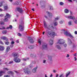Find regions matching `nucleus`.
Listing matches in <instances>:
<instances>
[{
    "label": "nucleus",
    "instance_id": "1",
    "mask_svg": "<svg viewBox=\"0 0 77 77\" xmlns=\"http://www.w3.org/2000/svg\"><path fill=\"white\" fill-rule=\"evenodd\" d=\"M20 24L18 27V29L20 31L23 32L24 31V21L22 20H20Z\"/></svg>",
    "mask_w": 77,
    "mask_h": 77
},
{
    "label": "nucleus",
    "instance_id": "2",
    "mask_svg": "<svg viewBox=\"0 0 77 77\" xmlns=\"http://www.w3.org/2000/svg\"><path fill=\"white\" fill-rule=\"evenodd\" d=\"M44 26L45 29H47L48 30H50L51 29H54V28L53 26L51 25V24H50L49 25H47V24L46 23V22L45 21H44Z\"/></svg>",
    "mask_w": 77,
    "mask_h": 77
},
{
    "label": "nucleus",
    "instance_id": "3",
    "mask_svg": "<svg viewBox=\"0 0 77 77\" xmlns=\"http://www.w3.org/2000/svg\"><path fill=\"white\" fill-rule=\"evenodd\" d=\"M62 31L63 32V33L65 35L67 36H69L70 38H74V37H73V36H72V35L71 34V33H68L67 31H65L64 29H62Z\"/></svg>",
    "mask_w": 77,
    "mask_h": 77
},
{
    "label": "nucleus",
    "instance_id": "4",
    "mask_svg": "<svg viewBox=\"0 0 77 77\" xmlns=\"http://www.w3.org/2000/svg\"><path fill=\"white\" fill-rule=\"evenodd\" d=\"M66 18H69V19H71L72 20H74L73 21H74V23L75 24H77V20H75V17L74 16H65Z\"/></svg>",
    "mask_w": 77,
    "mask_h": 77
},
{
    "label": "nucleus",
    "instance_id": "5",
    "mask_svg": "<svg viewBox=\"0 0 77 77\" xmlns=\"http://www.w3.org/2000/svg\"><path fill=\"white\" fill-rule=\"evenodd\" d=\"M23 71L25 74H31V72L30 70V69H29L27 67L24 69Z\"/></svg>",
    "mask_w": 77,
    "mask_h": 77
},
{
    "label": "nucleus",
    "instance_id": "6",
    "mask_svg": "<svg viewBox=\"0 0 77 77\" xmlns=\"http://www.w3.org/2000/svg\"><path fill=\"white\" fill-rule=\"evenodd\" d=\"M48 35H51L52 36H55L56 35V34H55V32H51V31H49L48 30H46V31L45 32Z\"/></svg>",
    "mask_w": 77,
    "mask_h": 77
},
{
    "label": "nucleus",
    "instance_id": "7",
    "mask_svg": "<svg viewBox=\"0 0 77 77\" xmlns=\"http://www.w3.org/2000/svg\"><path fill=\"white\" fill-rule=\"evenodd\" d=\"M57 44H59L60 45L63 44H65V41L62 39H59L58 40Z\"/></svg>",
    "mask_w": 77,
    "mask_h": 77
},
{
    "label": "nucleus",
    "instance_id": "8",
    "mask_svg": "<svg viewBox=\"0 0 77 77\" xmlns=\"http://www.w3.org/2000/svg\"><path fill=\"white\" fill-rule=\"evenodd\" d=\"M42 48L43 49H44L46 50H48V47H47V43H43L42 45Z\"/></svg>",
    "mask_w": 77,
    "mask_h": 77
},
{
    "label": "nucleus",
    "instance_id": "9",
    "mask_svg": "<svg viewBox=\"0 0 77 77\" xmlns=\"http://www.w3.org/2000/svg\"><path fill=\"white\" fill-rule=\"evenodd\" d=\"M14 60L16 63H19L21 62V60L19 58H18V57L15 58L14 59Z\"/></svg>",
    "mask_w": 77,
    "mask_h": 77
},
{
    "label": "nucleus",
    "instance_id": "10",
    "mask_svg": "<svg viewBox=\"0 0 77 77\" xmlns=\"http://www.w3.org/2000/svg\"><path fill=\"white\" fill-rule=\"evenodd\" d=\"M17 10L20 13V14H22L23 13V9H22V8L19 7L18 8H17Z\"/></svg>",
    "mask_w": 77,
    "mask_h": 77
},
{
    "label": "nucleus",
    "instance_id": "11",
    "mask_svg": "<svg viewBox=\"0 0 77 77\" xmlns=\"http://www.w3.org/2000/svg\"><path fill=\"white\" fill-rule=\"evenodd\" d=\"M47 13L48 14V17H49V18H52L53 17V14L51 12H50L48 11H47Z\"/></svg>",
    "mask_w": 77,
    "mask_h": 77
},
{
    "label": "nucleus",
    "instance_id": "12",
    "mask_svg": "<svg viewBox=\"0 0 77 77\" xmlns=\"http://www.w3.org/2000/svg\"><path fill=\"white\" fill-rule=\"evenodd\" d=\"M28 40L31 43H33L34 42V41H33V40L32 38H31L30 37H29Z\"/></svg>",
    "mask_w": 77,
    "mask_h": 77
},
{
    "label": "nucleus",
    "instance_id": "13",
    "mask_svg": "<svg viewBox=\"0 0 77 77\" xmlns=\"http://www.w3.org/2000/svg\"><path fill=\"white\" fill-rule=\"evenodd\" d=\"M12 55L14 56V58L18 57V56L17 53H13L12 54Z\"/></svg>",
    "mask_w": 77,
    "mask_h": 77
},
{
    "label": "nucleus",
    "instance_id": "14",
    "mask_svg": "<svg viewBox=\"0 0 77 77\" xmlns=\"http://www.w3.org/2000/svg\"><path fill=\"white\" fill-rule=\"evenodd\" d=\"M1 38L2 39H4V40H5V41H8V39L6 37H1Z\"/></svg>",
    "mask_w": 77,
    "mask_h": 77
},
{
    "label": "nucleus",
    "instance_id": "15",
    "mask_svg": "<svg viewBox=\"0 0 77 77\" xmlns=\"http://www.w3.org/2000/svg\"><path fill=\"white\" fill-rule=\"evenodd\" d=\"M38 68V67H35L32 69V71L33 73H35L36 72V69Z\"/></svg>",
    "mask_w": 77,
    "mask_h": 77
},
{
    "label": "nucleus",
    "instance_id": "16",
    "mask_svg": "<svg viewBox=\"0 0 77 77\" xmlns=\"http://www.w3.org/2000/svg\"><path fill=\"white\" fill-rule=\"evenodd\" d=\"M67 39H68V43L69 44V45H71V44H72V42L71 41V40L69 38H68Z\"/></svg>",
    "mask_w": 77,
    "mask_h": 77
},
{
    "label": "nucleus",
    "instance_id": "17",
    "mask_svg": "<svg viewBox=\"0 0 77 77\" xmlns=\"http://www.w3.org/2000/svg\"><path fill=\"white\" fill-rule=\"evenodd\" d=\"M49 44L50 45H52L53 44V41L51 39H50L49 42Z\"/></svg>",
    "mask_w": 77,
    "mask_h": 77
},
{
    "label": "nucleus",
    "instance_id": "18",
    "mask_svg": "<svg viewBox=\"0 0 77 77\" xmlns=\"http://www.w3.org/2000/svg\"><path fill=\"white\" fill-rule=\"evenodd\" d=\"M10 17H11V16H10V15L8 13H7L5 16V18H10Z\"/></svg>",
    "mask_w": 77,
    "mask_h": 77
},
{
    "label": "nucleus",
    "instance_id": "19",
    "mask_svg": "<svg viewBox=\"0 0 77 77\" xmlns=\"http://www.w3.org/2000/svg\"><path fill=\"white\" fill-rule=\"evenodd\" d=\"M4 10L6 11V10L8 9V7L7 4H5L4 6Z\"/></svg>",
    "mask_w": 77,
    "mask_h": 77
},
{
    "label": "nucleus",
    "instance_id": "20",
    "mask_svg": "<svg viewBox=\"0 0 77 77\" xmlns=\"http://www.w3.org/2000/svg\"><path fill=\"white\" fill-rule=\"evenodd\" d=\"M5 49L4 47L2 46H0V51H3Z\"/></svg>",
    "mask_w": 77,
    "mask_h": 77
},
{
    "label": "nucleus",
    "instance_id": "21",
    "mask_svg": "<svg viewBox=\"0 0 77 77\" xmlns=\"http://www.w3.org/2000/svg\"><path fill=\"white\" fill-rule=\"evenodd\" d=\"M56 47L57 48L58 50H61V47L58 45H57L56 46Z\"/></svg>",
    "mask_w": 77,
    "mask_h": 77
},
{
    "label": "nucleus",
    "instance_id": "22",
    "mask_svg": "<svg viewBox=\"0 0 77 77\" xmlns=\"http://www.w3.org/2000/svg\"><path fill=\"white\" fill-rule=\"evenodd\" d=\"M8 74L11 75H11H13L14 74V73L13 72L11 71H9L8 72Z\"/></svg>",
    "mask_w": 77,
    "mask_h": 77
},
{
    "label": "nucleus",
    "instance_id": "23",
    "mask_svg": "<svg viewBox=\"0 0 77 77\" xmlns=\"http://www.w3.org/2000/svg\"><path fill=\"white\" fill-rule=\"evenodd\" d=\"M5 72L4 71H1L0 72V77H1L3 75V73Z\"/></svg>",
    "mask_w": 77,
    "mask_h": 77
},
{
    "label": "nucleus",
    "instance_id": "24",
    "mask_svg": "<svg viewBox=\"0 0 77 77\" xmlns=\"http://www.w3.org/2000/svg\"><path fill=\"white\" fill-rule=\"evenodd\" d=\"M34 48V46L32 45H29L28 47V48L29 49H33Z\"/></svg>",
    "mask_w": 77,
    "mask_h": 77
},
{
    "label": "nucleus",
    "instance_id": "25",
    "mask_svg": "<svg viewBox=\"0 0 77 77\" xmlns=\"http://www.w3.org/2000/svg\"><path fill=\"white\" fill-rule=\"evenodd\" d=\"M29 57H28V58H26V59L25 58H23L22 59L23 60V61H24L25 62H26V61H27V60H29Z\"/></svg>",
    "mask_w": 77,
    "mask_h": 77
},
{
    "label": "nucleus",
    "instance_id": "26",
    "mask_svg": "<svg viewBox=\"0 0 77 77\" xmlns=\"http://www.w3.org/2000/svg\"><path fill=\"white\" fill-rule=\"evenodd\" d=\"M9 49H10V47L9 46H8L6 51V53H8V52Z\"/></svg>",
    "mask_w": 77,
    "mask_h": 77
},
{
    "label": "nucleus",
    "instance_id": "27",
    "mask_svg": "<svg viewBox=\"0 0 77 77\" xmlns=\"http://www.w3.org/2000/svg\"><path fill=\"white\" fill-rule=\"evenodd\" d=\"M19 3L18 2H13L12 3L13 5H18Z\"/></svg>",
    "mask_w": 77,
    "mask_h": 77
},
{
    "label": "nucleus",
    "instance_id": "28",
    "mask_svg": "<svg viewBox=\"0 0 77 77\" xmlns=\"http://www.w3.org/2000/svg\"><path fill=\"white\" fill-rule=\"evenodd\" d=\"M54 26H57V24H58L57 22L55 21H54Z\"/></svg>",
    "mask_w": 77,
    "mask_h": 77
},
{
    "label": "nucleus",
    "instance_id": "29",
    "mask_svg": "<svg viewBox=\"0 0 77 77\" xmlns=\"http://www.w3.org/2000/svg\"><path fill=\"white\" fill-rule=\"evenodd\" d=\"M64 12L66 14H68L69 12V10L67 9H65L64 10Z\"/></svg>",
    "mask_w": 77,
    "mask_h": 77
},
{
    "label": "nucleus",
    "instance_id": "30",
    "mask_svg": "<svg viewBox=\"0 0 77 77\" xmlns=\"http://www.w3.org/2000/svg\"><path fill=\"white\" fill-rule=\"evenodd\" d=\"M70 73H71V72H69L67 73L66 74V77H67L68 76V75H69L70 74Z\"/></svg>",
    "mask_w": 77,
    "mask_h": 77
},
{
    "label": "nucleus",
    "instance_id": "31",
    "mask_svg": "<svg viewBox=\"0 0 77 77\" xmlns=\"http://www.w3.org/2000/svg\"><path fill=\"white\" fill-rule=\"evenodd\" d=\"M49 10L51 11L52 10H53V8L52 6H49Z\"/></svg>",
    "mask_w": 77,
    "mask_h": 77
},
{
    "label": "nucleus",
    "instance_id": "32",
    "mask_svg": "<svg viewBox=\"0 0 77 77\" xmlns=\"http://www.w3.org/2000/svg\"><path fill=\"white\" fill-rule=\"evenodd\" d=\"M3 69L5 71H9V69L5 67Z\"/></svg>",
    "mask_w": 77,
    "mask_h": 77
},
{
    "label": "nucleus",
    "instance_id": "33",
    "mask_svg": "<svg viewBox=\"0 0 77 77\" xmlns=\"http://www.w3.org/2000/svg\"><path fill=\"white\" fill-rule=\"evenodd\" d=\"M4 21L5 22H8V18H5L4 19Z\"/></svg>",
    "mask_w": 77,
    "mask_h": 77
},
{
    "label": "nucleus",
    "instance_id": "34",
    "mask_svg": "<svg viewBox=\"0 0 77 77\" xmlns=\"http://www.w3.org/2000/svg\"><path fill=\"white\" fill-rule=\"evenodd\" d=\"M7 31L6 30H3L2 31V33L3 34H6Z\"/></svg>",
    "mask_w": 77,
    "mask_h": 77
},
{
    "label": "nucleus",
    "instance_id": "35",
    "mask_svg": "<svg viewBox=\"0 0 77 77\" xmlns=\"http://www.w3.org/2000/svg\"><path fill=\"white\" fill-rule=\"evenodd\" d=\"M59 19V17H57L56 18H55V20H54V21H57V20H58Z\"/></svg>",
    "mask_w": 77,
    "mask_h": 77
},
{
    "label": "nucleus",
    "instance_id": "36",
    "mask_svg": "<svg viewBox=\"0 0 77 77\" xmlns=\"http://www.w3.org/2000/svg\"><path fill=\"white\" fill-rule=\"evenodd\" d=\"M60 6H63L64 5V3L62 2H60Z\"/></svg>",
    "mask_w": 77,
    "mask_h": 77
},
{
    "label": "nucleus",
    "instance_id": "37",
    "mask_svg": "<svg viewBox=\"0 0 77 77\" xmlns=\"http://www.w3.org/2000/svg\"><path fill=\"white\" fill-rule=\"evenodd\" d=\"M60 77H65L64 76V75L63 74H61L60 75V76H59Z\"/></svg>",
    "mask_w": 77,
    "mask_h": 77
},
{
    "label": "nucleus",
    "instance_id": "38",
    "mask_svg": "<svg viewBox=\"0 0 77 77\" xmlns=\"http://www.w3.org/2000/svg\"><path fill=\"white\" fill-rule=\"evenodd\" d=\"M71 23H72V21H70L68 23V25L69 26H71V24H72Z\"/></svg>",
    "mask_w": 77,
    "mask_h": 77
},
{
    "label": "nucleus",
    "instance_id": "39",
    "mask_svg": "<svg viewBox=\"0 0 77 77\" xmlns=\"http://www.w3.org/2000/svg\"><path fill=\"white\" fill-rule=\"evenodd\" d=\"M63 46H64V47L66 48V47L67 46V45L66 43H64L63 45Z\"/></svg>",
    "mask_w": 77,
    "mask_h": 77
},
{
    "label": "nucleus",
    "instance_id": "40",
    "mask_svg": "<svg viewBox=\"0 0 77 77\" xmlns=\"http://www.w3.org/2000/svg\"><path fill=\"white\" fill-rule=\"evenodd\" d=\"M5 43L6 45H8L9 44V42L8 41L5 42Z\"/></svg>",
    "mask_w": 77,
    "mask_h": 77
},
{
    "label": "nucleus",
    "instance_id": "41",
    "mask_svg": "<svg viewBox=\"0 0 77 77\" xmlns=\"http://www.w3.org/2000/svg\"><path fill=\"white\" fill-rule=\"evenodd\" d=\"M0 23L1 25H4L5 24V22H1Z\"/></svg>",
    "mask_w": 77,
    "mask_h": 77
},
{
    "label": "nucleus",
    "instance_id": "42",
    "mask_svg": "<svg viewBox=\"0 0 77 77\" xmlns=\"http://www.w3.org/2000/svg\"><path fill=\"white\" fill-rule=\"evenodd\" d=\"M3 2H0V7H2L3 6Z\"/></svg>",
    "mask_w": 77,
    "mask_h": 77
},
{
    "label": "nucleus",
    "instance_id": "43",
    "mask_svg": "<svg viewBox=\"0 0 77 77\" xmlns=\"http://www.w3.org/2000/svg\"><path fill=\"white\" fill-rule=\"evenodd\" d=\"M31 64H32V63H34L35 64V61H31Z\"/></svg>",
    "mask_w": 77,
    "mask_h": 77
},
{
    "label": "nucleus",
    "instance_id": "44",
    "mask_svg": "<svg viewBox=\"0 0 77 77\" xmlns=\"http://www.w3.org/2000/svg\"><path fill=\"white\" fill-rule=\"evenodd\" d=\"M9 27L10 29H12V25H9Z\"/></svg>",
    "mask_w": 77,
    "mask_h": 77
},
{
    "label": "nucleus",
    "instance_id": "45",
    "mask_svg": "<svg viewBox=\"0 0 77 77\" xmlns=\"http://www.w3.org/2000/svg\"><path fill=\"white\" fill-rule=\"evenodd\" d=\"M15 43V42H14L12 41V42H11V44L12 45H14Z\"/></svg>",
    "mask_w": 77,
    "mask_h": 77
},
{
    "label": "nucleus",
    "instance_id": "46",
    "mask_svg": "<svg viewBox=\"0 0 77 77\" xmlns=\"http://www.w3.org/2000/svg\"><path fill=\"white\" fill-rule=\"evenodd\" d=\"M10 77V75H5L4 76V77Z\"/></svg>",
    "mask_w": 77,
    "mask_h": 77
},
{
    "label": "nucleus",
    "instance_id": "47",
    "mask_svg": "<svg viewBox=\"0 0 77 77\" xmlns=\"http://www.w3.org/2000/svg\"><path fill=\"white\" fill-rule=\"evenodd\" d=\"M0 44H1L2 45H3L4 44L3 43L1 40L0 41Z\"/></svg>",
    "mask_w": 77,
    "mask_h": 77
},
{
    "label": "nucleus",
    "instance_id": "48",
    "mask_svg": "<svg viewBox=\"0 0 77 77\" xmlns=\"http://www.w3.org/2000/svg\"><path fill=\"white\" fill-rule=\"evenodd\" d=\"M2 28H0V29H1V30H3V29H5V27L2 26Z\"/></svg>",
    "mask_w": 77,
    "mask_h": 77
},
{
    "label": "nucleus",
    "instance_id": "49",
    "mask_svg": "<svg viewBox=\"0 0 77 77\" xmlns=\"http://www.w3.org/2000/svg\"><path fill=\"white\" fill-rule=\"evenodd\" d=\"M10 47L11 48H13V47H14V45H10Z\"/></svg>",
    "mask_w": 77,
    "mask_h": 77
},
{
    "label": "nucleus",
    "instance_id": "50",
    "mask_svg": "<svg viewBox=\"0 0 77 77\" xmlns=\"http://www.w3.org/2000/svg\"><path fill=\"white\" fill-rule=\"evenodd\" d=\"M18 36H21V34L20 33H18Z\"/></svg>",
    "mask_w": 77,
    "mask_h": 77
},
{
    "label": "nucleus",
    "instance_id": "51",
    "mask_svg": "<svg viewBox=\"0 0 77 77\" xmlns=\"http://www.w3.org/2000/svg\"><path fill=\"white\" fill-rule=\"evenodd\" d=\"M43 63H46V60H44L43 61Z\"/></svg>",
    "mask_w": 77,
    "mask_h": 77
},
{
    "label": "nucleus",
    "instance_id": "52",
    "mask_svg": "<svg viewBox=\"0 0 77 77\" xmlns=\"http://www.w3.org/2000/svg\"><path fill=\"white\" fill-rule=\"evenodd\" d=\"M63 23V21L61 20L60 22V24H62Z\"/></svg>",
    "mask_w": 77,
    "mask_h": 77
},
{
    "label": "nucleus",
    "instance_id": "53",
    "mask_svg": "<svg viewBox=\"0 0 77 77\" xmlns=\"http://www.w3.org/2000/svg\"><path fill=\"white\" fill-rule=\"evenodd\" d=\"M29 66H30V68H32V67H33V65H32V64H31L29 65Z\"/></svg>",
    "mask_w": 77,
    "mask_h": 77
},
{
    "label": "nucleus",
    "instance_id": "54",
    "mask_svg": "<svg viewBox=\"0 0 77 77\" xmlns=\"http://www.w3.org/2000/svg\"><path fill=\"white\" fill-rule=\"evenodd\" d=\"M45 5H42L41 6V8H45Z\"/></svg>",
    "mask_w": 77,
    "mask_h": 77
},
{
    "label": "nucleus",
    "instance_id": "55",
    "mask_svg": "<svg viewBox=\"0 0 77 77\" xmlns=\"http://www.w3.org/2000/svg\"><path fill=\"white\" fill-rule=\"evenodd\" d=\"M73 47H74V48H75V47H76V45H73Z\"/></svg>",
    "mask_w": 77,
    "mask_h": 77
},
{
    "label": "nucleus",
    "instance_id": "56",
    "mask_svg": "<svg viewBox=\"0 0 77 77\" xmlns=\"http://www.w3.org/2000/svg\"><path fill=\"white\" fill-rule=\"evenodd\" d=\"M0 17H3V14H0Z\"/></svg>",
    "mask_w": 77,
    "mask_h": 77
},
{
    "label": "nucleus",
    "instance_id": "57",
    "mask_svg": "<svg viewBox=\"0 0 77 77\" xmlns=\"http://www.w3.org/2000/svg\"><path fill=\"white\" fill-rule=\"evenodd\" d=\"M13 63V61H11L9 63V64H11V63Z\"/></svg>",
    "mask_w": 77,
    "mask_h": 77
},
{
    "label": "nucleus",
    "instance_id": "58",
    "mask_svg": "<svg viewBox=\"0 0 77 77\" xmlns=\"http://www.w3.org/2000/svg\"><path fill=\"white\" fill-rule=\"evenodd\" d=\"M75 35H77V31H75Z\"/></svg>",
    "mask_w": 77,
    "mask_h": 77
},
{
    "label": "nucleus",
    "instance_id": "59",
    "mask_svg": "<svg viewBox=\"0 0 77 77\" xmlns=\"http://www.w3.org/2000/svg\"><path fill=\"white\" fill-rule=\"evenodd\" d=\"M38 43H39L40 45H41V42L40 41H38Z\"/></svg>",
    "mask_w": 77,
    "mask_h": 77
},
{
    "label": "nucleus",
    "instance_id": "60",
    "mask_svg": "<svg viewBox=\"0 0 77 77\" xmlns=\"http://www.w3.org/2000/svg\"><path fill=\"white\" fill-rule=\"evenodd\" d=\"M44 17L46 18L47 19V18H48V17H47V16L46 15H45L44 16Z\"/></svg>",
    "mask_w": 77,
    "mask_h": 77
},
{
    "label": "nucleus",
    "instance_id": "61",
    "mask_svg": "<svg viewBox=\"0 0 77 77\" xmlns=\"http://www.w3.org/2000/svg\"><path fill=\"white\" fill-rule=\"evenodd\" d=\"M26 65V63H23L22 64V65H23V66H24Z\"/></svg>",
    "mask_w": 77,
    "mask_h": 77
},
{
    "label": "nucleus",
    "instance_id": "62",
    "mask_svg": "<svg viewBox=\"0 0 77 77\" xmlns=\"http://www.w3.org/2000/svg\"><path fill=\"white\" fill-rule=\"evenodd\" d=\"M74 59H75V61L76 60H77V58H76V57H74Z\"/></svg>",
    "mask_w": 77,
    "mask_h": 77
},
{
    "label": "nucleus",
    "instance_id": "63",
    "mask_svg": "<svg viewBox=\"0 0 77 77\" xmlns=\"http://www.w3.org/2000/svg\"><path fill=\"white\" fill-rule=\"evenodd\" d=\"M70 14L71 15H72V12L71 11H70Z\"/></svg>",
    "mask_w": 77,
    "mask_h": 77
},
{
    "label": "nucleus",
    "instance_id": "64",
    "mask_svg": "<svg viewBox=\"0 0 77 77\" xmlns=\"http://www.w3.org/2000/svg\"><path fill=\"white\" fill-rule=\"evenodd\" d=\"M33 55L32 54H31L30 55V57H33Z\"/></svg>",
    "mask_w": 77,
    "mask_h": 77
}]
</instances>
